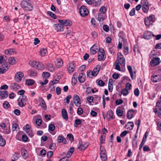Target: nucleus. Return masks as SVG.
I'll use <instances>...</instances> for the list:
<instances>
[{"label": "nucleus", "mask_w": 161, "mask_h": 161, "mask_svg": "<svg viewBox=\"0 0 161 161\" xmlns=\"http://www.w3.org/2000/svg\"><path fill=\"white\" fill-rule=\"evenodd\" d=\"M63 62L61 59H58L55 62V64L57 68H60L62 66Z\"/></svg>", "instance_id": "nucleus-24"}, {"label": "nucleus", "mask_w": 161, "mask_h": 161, "mask_svg": "<svg viewBox=\"0 0 161 161\" xmlns=\"http://www.w3.org/2000/svg\"><path fill=\"white\" fill-rule=\"evenodd\" d=\"M87 75L90 78H92L93 76V74L92 71L90 70L88 71L87 73Z\"/></svg>", "instance_id": "nucleus-52"}, {"label": "nucleus", "mask_w": 161, "mask_h": 161, "mask_svg": "<svg viewBox=\"0 0 161 161\" xmlns=\"http://www.w3.org/2000/svg\"><path fill=\"white\" fill-rule=\"evenodd\" d=\"M117 59H118L119 60V59H121L122 58H124L123 55L121 54V53H118L117 54Z\"/></svg>", "instance_id": "nucleus-59"}, {"label": "nucleus", "mask_w": 161, "mask_h": 161, "mask_svg": "<svg viewBox=\"0 0 161 161\" xmlns=\"http://www.w3.org/2000/svg\"><path fill=\"white\" fill-rule=\"evenodd\" d=\"M24 130L28 134V135L31 137H32L34 136L33 132L31 130L30 127L28 124H27L24 127Z\"/></svg>", "instance_id": "nucleus-7"}, {"label": "nucleus", "mask_w": 161, "mask_h": 161, "mask_svg": "<svg viewBox=\"0 0 161 161\" xmlns=\"http://www.w3.org/2000/svg\"><path fill=\"white\" fill-rule=\"evenodd\" d=\"M106 11V9L104 6H102L100 8V11L103 14H104Z\"/></svg>", "instance_id": "nucleus-50"}, {"label": "nucleus", "mask_w": 161, "mask_h": 161, "mask_svg": "<svg viewBox=\"0 0 161 161\" xmlns=\"http://www.w3.org/2000/svg\"><path fill=\"white\" fill-rule=\"evenodd\" d=\"M12 88L14 90H17L20 88V86L17 83H12L11 85Z\"/></svg>", "instance_id": "nucleus-29"}, {"label": "nucleus", "mask_w": 161, "mask_h": 161, "mask_svg": "<svg viewBox=\"0 0 161 161\" xmlns=\"http://www.w3.org/2000/svg\"><path fill=\"white\" fill-rule=\"evenodd\" d=\"M47 14L48 15H50L52 18L54 19H56V16L55 14L54 13H53L51 12L50 11H48Z\"/></svg>", "instance_id": "nucleus-51"}, {"label": "nucleus", "mask_w": 161, "mask_h": 161, "mask_svg": "<svg viewBox=\"0 0 161 161\" xmlns=\"http://www.w3.org/2000/svg\"><path fill=\"white\" fill-rule=\"evenodd\" d=\"M21 7L25 10L31 11L33 9L32 5L27 1H24L20 3Z\"/></svg>", "instance_id": "nucleus-2"}, {"label": "nucleus", "mask_w": 161, "mask_h": 161, "mask_svg": "<svg viewBox=\"0 0 161 161\" xmlns=\"http://www.w3.org/2000/svg\"><path fill=\"white\" fill-rule=\"evenodd\" d=\"M115 69L117 70L120 71L121 69L119 64L116 61L115 63Z\"/></svg>", "instance_id": "nucleus-45"}, {"label": "nucleus", "mask_w": 161, "mask_h": 161, "mask_svg": "<svg viewBox=\"0 0 161 161\" xmlns=\"http://www.w3.org/2000/svg\"><path fill=\"white\" fill-rule=\"evenodd\" d=\"M100 158L103 161H105L107 159L106 150L104 147L100 146Z\"/></svg>", "instance_id": "nucleus-4"}, {"label": "nucleus", "mask_w": 161, "mask_h": 161, "mask_svg": "<svg viewBox=\"0 0 161 161\" xmlns=\"http://www.w3.org/2000/svg\"><path fill=\"white\" fill-rule=\"evenodd\" d=\"M4 53L7 55H11L14 53H15V51L14 49H9L6 50L5 51Z\"/></svg>", "instance_id": "nucleus-21"}, {"label": "nucleus", "mask_w": 161, "mask_h": 161, "mask_svg": "<svg viewBox=\"0 0 161 161\" xmlns=\"http://www.w3.org/2000/svg\"><path fill=\"white\" fill-rule=\"evenodd\" d=\"M8 61L9 64L12 65L14 64L17 62V58H15L14 57H11L9 58Z\"/></svg>", "instance_id": "nucleus-23"}, {"label": "nucleus", "mask_w": 161, "mask_h": 161, "mask_svg": "<svg viewBox=\"0 0 161 161\" xmlns=\"http://www.w3.org/2000/svg\"><path fill=\"white\" fill-rule=\"evenodd\" d=\"M135 95L136 96H138L139 94V91L138 88L135 89L134 92Z\"/></svg>", "instance_id": "nucleus-62"}, {"label": "nucleus", "mask_w": 161, "mask_h": 161, "mask_svg": "<svg viewBox=\"0 0 161 161\" xmlns=\"http://www.w3.org/2000/svg\"><path fill=\"white\" fill-rule=\"evenodd\" d=\"M79 12L80 15L82 17H84L87 15L89 13V12L87 9L86 7L84 6H81L80 7V9Z\"/></svg>", "instance_id": "nucleus-6"}, {"label": "nucleus", "mask_w": 161, "mask_h": 161, "mask_svg": "<svg viewBox=\"0 0 161 161\" xmlns=\"http://www.w3.org/2000/svg\"><path fill=\"white\" fill-rule=\"evenodd\" d=\"M151 80L153 82H157L161 80V75H152Z\"/></svg>", "instance_id": "nucleus-12"}, {"label": "nucleus", "mask_w": 161, "mask_h": 161, "mask_svg": "<svg viewBox=\"0 0 161 161\" xmlns=\"http://www.w3.org/2000/svg\"><path fill=\"white\" fill-rule=\"evenodd\" d=\"M134 125V124L132 122H128L125 125V128L127 129H129L130 130H131L133 129Z\"/></svg>", "instance_id": "nucleus-20"}, {"label": "nucleus", "mask_w": 161, "mask_h": 161, "mask_svg": "<svg viewBox=\"0 0 161 161\" xmlns=\"http://www.w3.org/2000/svg\"><path fill=\"white\" fill-rule=\"evenodd\" d=\"M26 97L25 95L20 96L18 99V104L21 107L25 106L26 104Z\"/></svg>", "instance_id": "nucleus-3"}, {"label": "nucleus", "mask_w": 161, "mask_h": 161, "mask_svg": "<svg viewBox=\"0 0 161 161\" xmlns=\"http://www.w3.org/2000/svg\"><path fill=\"white\" fill-rule=\"evenodd\" d=\"M152 36H155L152 32L149 31L145 32L143 35L144 38L147 39H150Z\"/></svg>", "instance_id": "nucleus-15"}, {"label": "nucleus", "mask_w": 161, "mask_h": 161, "mask_svg": "<svg viewBox=\"0 0 161 161\" xmlns=\"http://www.w3.org/2000/svg\"><path fill=\"white\" fill-rule=\"evenodd\" d=\"M105 135H103L101 136L100 137V143L103 144L104 143L105 140Z\"/></svg>", "instance_id": "nucleus-49"}, {"label": "nucleus", "mask_w": 161, "mask_h": 161, "mask_svg": "<svg viewBox=\"0 0 161 161\" xmlns=\"http://www.w3.org/2000/svg\"><path fill=\"white\" fill-rule=\"evenodd\" d=\"M123 103V100L121 99H119L116 100L115 103L117 105H120L122 104Z\"/></svg>", "instance_id": "nucleus-58"}, {"label": "nucleus", "mask_w": 161, "mask_h": 161, "mask_svg": "<svg viewBox=\"0 0 161 161\" xmlns=\"http://www.w3.org/2000/svg\"><path fill=\"white\" fill-rule=\"evenodd\" d=\"M56 92L58 95H59L61 94V89L59 87H57L56 88Z\"/></svg>", "instance_id": "nucleus-64"}, {"label": "nucleus", "mask_w": 161, "mask_h": 161, "mask_svg": "<svg viewBox=\"0 0 161 161\" xmlns=\"http://www.w3.org/2000/svg\"><path fill=\"white\" fill-rule=\"evenodd\" d=\"M47 51L46 49L42 48L41 49L40 51V53L41 56H44L46 54Z\"/></svg>", "instance_id": "nucleus-42"}, {"label": "nucleus", "mask_w": 161, "mask_h": 161, "mask_svg": "<svg viewBox=\"0 0 161 161\" xmlns=\"http://www.w3.org/2000/svg\"><path fill=\"white\" fill-rule=\"evenodd\" d=\"M160 63L159 58H154L150 61V64L152 66L158 65Z\"/></svg>", "instance_id": "nucleus-14"}, {"label": "nucleus", "mask_w": 161, "mask_h": 161, "mask_svg": "<svg viewBox=\"0 0 161 161\" xmlns=\"http://www.w3.org/2000/svg\"><path fill=\"white\" fill-rule=\"evenodd\" d=\"M10 66L7 63H4L0 68V74H2L5 72L9 69Z\"/></svg>", "instance_id": "nucleus-10"}, {"label": "nucleus", "mask_w": 161, "mask_h": 161, "mask_svg": "<svg viewBox=\"0 0 161 161\" xmlns=\"http://www.w3.org/2000/svg\"><path fill=\"white\" fill-rule=\"evenodd\" d=\"M8 92L7 91H0V99H3L6 98L8 96Z\"/></svg>", "instance_id": "nucleus-16"}, {"label": "nucleus", "mask_w": 161, "mask_h": 161, "mask_svg": "<svg viewBox=\"0 0 161 161\" xmlns=\"http://www.w3.org/2000/svg\"><path fill=\"white\" fill-rule=\"evenodd\" d=\"M123 111L120 109H119L116 111V113L118 115L121 116L122 115Z\"/></svg>", "instance_id": "nucleus-55"}, {"label": "nucleus", "mask_w": 161, "mask_h": 161, "mask_svg": "<svg viewBox=\"0 0 161 161\" xmlns=\"http://www.w3.org/2000/svg\"><path fill=\"white\" fill-rule=\"evenodd\" d=\"M29 64L32 67L38 70H41L44 69L43 64L41 62L35 61H30Z\"/></svg>", "instance_id": "nucleus-1"}, {"label": "nucleus", "mask_w": 161, "mask_h": 161, "mask_svg": "<svg viewBox=\"0 0 161 161\" xmlns=\"http://www.w3.org/2000/svg\"><path fill=\"white\" fill-rule=\"evenodd\" d=\"M47 69L51 72L55 70V68L53 65L50 63H48L47 65Z\"/></svg>", "instance_id": "nucleus-32"}, {"label": "nucleus", "mask_w": 161, "mask_h": 161, "mask_svg": "<svg viewBox=\"0 0 161 161\" xmlns=\"http://www.w3.org/2000/svg\"><path fill=\"white\" fill-rule=\"evenodd\" d=\"M98 60L99 61L104 60V54H101L100 53H98Z\"/></svg>", "instance_id": "nucleus-34"}, {"label": "nucleus", "mask_w": 161, "mask_h": 161, "mask_svg": "<svg viewBox=\"0 0 161 161\" xmlns=\"http://www.w3.org/2000/svg\"><path fill=\"white\" fill-rule=\"evenodd\" d=\"M83 110L81 108H78L77 111V113L78 115H81L83 113Z\"/></svg>", "instance_id": "nucleus-56"}, {"label": "nucleus", "mask_w": 161, "mask_h": 161, "mask_svg": "<svg viewBox=\"0 0 161 161\" xmlns=\"http://www.w3.org/2000/svg\"><path fill=\"white\" fill-rule=\"evenodd\" d=\"M54 25L55 27V29L57 31H63L64 30V26L61 24H56Z\"/></svg>", "instance_id": "nucleus-17"}, {"label": "nucleus", "mask_w": 161, "mask_h": 161, "mask_svg": "<svg viewBox=\"0 0 161 161\" xmlns=\"http://www.w3.org/2000/svg\"><path fill=\"white\" fill-rule=\"evenodd\" d=\"M30 75L32 77H36L37 75V72L35 69H30L28 71Z\"/></svg>", "instance_id": "nucleus-22"}, {"label": "nucleus", "mask_w": 161, "mask_h": 161, "mask_svg": "<svg viewBox=\"0 0 161 161\" xmlns=\"http://www.w3.org/2000/svg\"><path fill=\"white\" fill-rule=\"evenodd\" d=\"M121 93L123 95L125 96L128 94V90L127 89H123L122 90Z\"/></svg>", "instance_id": "nucleus-48"}, {"label": "nucleus", "mask_w": 161, "mask_h": 161, "mask_svg": "<svg viewBox=\"0 0 161 161\" xmlns=\"http://www.w3.org/2000/svg\"><path fill=\"white\" fill-rule=\"evenodd\" d=\"M155 17L153 15H150L149 17L145 19V23L146 25L149 26L152 24L155 21Z\"/></svg>", "instance_id": "nucleus-5"}, {"label": "nucleus", "mask_w": 161, "mask_h": 161, "mask_svg": "<svg viewBox=\"0 0 161 161\" xmlns=\"http://www.w3.org/2000/svg\"><path fill=\"white\" fill-rule=\"evenodd\" d=\"M18 125L16 123H13L12 127V130L13 131H15L16 128H17Z\"/></svg>", "instance_id": "nucleus-47"}, {"label": "nucleus", "mask_w": 161, "mask_h": 161, "mask_svg": "<svg viewBox=\"0 0 161 161\" xmlns=\"http://www.w3.org/2000/svg\"><path fill=\"white\" fill-rule=\"evenodd\" d=\"M42 76L44 78H48L50 76V74L47 72H44L43 73Z\"/></svg>", "instance_id": "nucleus-44"}, {"label": "nucleus", "mask_w": 161, "mask_h": 161, "mask_svg": "<svg viewBox=\"0 0 161 161\" xmlns=\"http://www.w3.org/2000/svg\"><path fill=\"white\" fill-rule=\"evenodd\" d=\"M6 144V141L2 137H0V146H4Z\"/></svg>", "instance_id": "nucleus-37"}, {"label": "nucleus", "mask_w": 161, "mask_h": 161, "mask_svg": "<svg viewBox=\"0 0 161 161\" xmlns=\"http://www.w3.org/2000/svg\"><path fill=\"white\" fill-rule=\"evenodd\" d=\"M41 106L43 108L44 110H46V105L45 102L44 100L42 98L41 99Z\"/></svg>", "instance_id": "nucleus-39"}, {"label": "nucleus", "mask_w": 161, "mask_h": 161, "mask_svg": "<svg viewBox=\"0 0 161 161\" xmlns=\"http://www.w3.org/2000/svg\"><path fill=\"white\" fill-rule=\"evenodd\" d=\"M61 112L63 119L67 120L68 119V116L66 109H63L62 110Z\"/></svg>", "instance_id": "nucleus-25"}, {"label": "nucleus", "mask_w": 161, "mask_h": 161, "mask_svg": "<svg viewBox=\"0 0 161 161\" xmlns=\"http://www.w3.org/2000/svg\"><path fill=\"white\" fill-rule=\"evenodd\" d=\"M116 61H117V62L122 67H125V61L124 58L119 59V60L117 59V60Z\"/></svg>", "instance_id": "nucleus-26"}, {"label": "nucleus", "mask_w": 161, "mask_h": 161, "mask_svg": "<svg viewBox=\"0 0 161 161\" xmlns=\"http://www.w3.org/2000/svg\"><path fill=\"white\" fill-rule=\"evenodd\" d=\"M153 110L156 114H157L159 117L161 118V108H154Z\"/></svg>", "instance_id": "nucleus-31"}, {"label": "nucleus", "mask_w": 161, "mask_h": 161, "mask_svg": "<svg viewBox=\"0 0 161 161\" xmlns=\"http://www.w3.org/2000/svg\"><path fill=\"white\" fill-rule=\"evenodd\" d=\"M98 49L95 47V45H93L92 47H91L90 49V53L92 55H94L97 53L96 50H97Z\"/></svg>", "instance_id": "nucleus-28"}, {"label": "nucleus", "mask_w": 161, "mask_h": 161, "mask_svg": "<svg viewBox=\"0 0 161 161\" xmlns=\"http://www.w3.org/2000/svg\"><path fill=\"white\" fill-rule=\"evenodd\" d=\"M128 69L130 73L131 78L132 79H135L136 78L135 72H134V74L133 73L132 71L131 67L130 65L127 66Z\"/></svg>", "instance_id": "nucleus-19"}, {"label": "nucleus", "mask_w": 161, "mask_h": 161, "mask_svg": "<svg viewBox=\"0 0 161 161\" xmlns=\"http://www.w3.org/2000/svg\"><path fill=\"white\" fill-rule=\"evenodd\" d=\"M55 129V126L53 124H51L48 126V130L49 132H50V131H53Z\"/></svg>", "instance_id": "nucleus-40"}, {"label": "nucleus", "mask_w": 161, "mask_h": 161, "mask_svg": "<svg viewBox=\"0 0 161 161\" xmlns=\"http://www.w3.org/2000/svg\"><path fill=\"white\" fill-rule=\"evenodd\" d=\"M3 105L4 108H9L10 107V104L7 101H5L3 103Z\"/></svg>", "instance_id": "nucleus-46"}, {"label": "nucleus", "mask_w": 161, "mask_h": 161, "mask_svg": "<svg viewBox=\"0 0 161 161\" xmlns=\"http://www.w3.org/2000/svg\"><path fill=\"white\" fill-rule=\"evenodd\" d=\"M64 138L63 137L61 136H59L57 139L58 141V142H62L64 140Z\"/></svg>", "instance_id": "nucleus-53"}, {"label": "nucleus", "mask_w": 161, "mask_h": 161, "mask_svg": "<svg viewBox=\"0 0 161 161\" xmlns=\"http://www.w3.org/2000/svg\"><path fill=\"white\" fill-rule=\"evenodd\" d=\"M21 154L22 156L25 158L28 156L27 151L24 148H22L21 150Z\"/></svg>", "instance_id": "nucleus-33"}, {"label": "nucleus", "mask_w": 161, "mask_h": 161, "mask_svg": "<svg viewBox=\"0 0 161 161\" xmlns=\"http://www.w3.org/2000/svg\"><path fill=\"white\" fill-rule=\"evenodd\" d=\"M108 116H109L108 118H112L113 117V112L111 110H109L107 113Z\"/></svg>", "instance_id": "nucleus-43"}, {"label": "nucleus", "mask_w": 161, "mask_h": 161, "mask_svg": "<svg viewBox=\"0 0 161 161\" xmlns=\"http://www.w3.org/2000/svg\"><path fill=\"white\" fill-rule=\"evenodd\" d=\"M83 74L82 73H81L78 76V80L81 83H83L85 80V75H84V76H83Z\"/></svg>", "instance_id": "nucleus-30"}, {"label": "nucleus", "mask_w": 161, "mask_h": 161, "mask_svg": "<svg viewBox=\"0 0 161 161\" xmlns=\"http://www.w3.org/2000/svg\"><path fill=\"white\" fill-rule=\"evenodd\" d=\"M56 147V144L55 143H52L49 146V148L51 150L54 149Z\"/></svg>", "instance_id": "nucleus-54"}, {"label": "nucleus", "mask_w": 161, "mask_h": 161, "mask_svg": "<svg viewBox=\"0 0 161 161\" xmlns=\"http://www.w3.org/2000/svg\"><path fill=\"white\" fill-rule=\"evenodd\" d=\"M58 21L60 24L63 25V26L64 25L65 26H70L72 24V22L69 19L64 20L59 19Z\"/></svg>", "instance_id": "nucleus-13"}, {"label": "nucleus", "mask_w": 161, "mask_h": 161, "mask_svg": "<svg viewBox=\"0 0 161 161\" xmlns=\"http://www.w3.org/2000/svg\"><path fill=\"white\" fill-rule=\"evenodd\" d=\"M36 122L37 125L38 126H40L42 123V120L40 119H36Z\"/></svg>", "instance_id": "nucleus-61"}, {"label": "nucleus", "mask_w": 161, "mask_h": 161, "mask_svg": "<svg viewBox=\"0 0 161 161\" xmlns=\"http://www.w3.org/2000/svg\"><path fill=\"white\" fill-rule=\"evenodd\" d=\"M134 113V111L131 109L128 111L127 114V117L128 119H131L133 116Z\"/></svg>", "instance_id": "nucleus-27"}, {"label": "nucleus", "mask_w": 161, "mask_h": 161, "mask_svg": "<svg viewBox=\"0 0 161 161\" xmlns=\"http://www.w3.org/2000/svg\"><path fill=\"white\" fill-rule=\"evenodd\" d=\"M89 145L88 143L86 142L83 144L82 141L80 140L78 144V148L81 151L84 150L87 148Z\"/></svg>", "instance_id": "nucleus-8"}, {"label": "nucleus", "mask_w": 161, "mask_h": 161, "mask_svg": "<svg viewBox=\"0 0 161 161\" xmlns=\"http://www.w3.org/2000/svg\"><path fill=\"white\" fill-rule=\"evenodd\" d=\"M93 4L96 6H99L101 2V0H92Z\"/></svg>", "instance_id": "nucleus-36"}, {"label": "nucleus", "mask_w": 161, "mask_h": 161, "mask_svg": "<svg viewBox=\"0 0 161 161\" xmlns=\"http://www.w3.org/2000/svg\"><path fill=\"white\" fill-rule=\"evenodd\" d=\"M142 9L144 13H147L149 10V6H143L142 7Z\"/></svg>", "instance_id": "nucleus-41"}, {"label": "nucleus", "mask_w": 161, "mask_h": 161, "mask_svg": "<svg viewBox=\"0 0 161 161\" xmlns=\"http://www.w3.org/2000/svg\"><path fill=\"white\" fill-rule=\"evenodd\" d=\"M93 97L92 96H89L87 98V101L89 103H91L93 101Z\"/></svg>", "instance_id": "nucleus-63"}, {"label": "nucleus", "mask_w": 161, "mask_h": 161, "mask_svg": "<svg viewBox=\"0 0 161 161\" xmlns=\"http://www.w3.org/2000/svg\"><path fill=\"white\" fill-rule=\"evenodd\" d=\"M24 75L21 72H17L15 75V80L18 82H19L22 80V78L23 77Z\"/></svg>", "instance_id": "nucleus-9"}, {"label": "nucleus", "mask_w": 161, "mask_h": 161, "mask_svg": "<svg viewBox=\"0 0 161 161\" xmlns=\"http://www.w3.org/2000/svg\"><path fill=\"white\" fill-rule=\"evenodd\" d=\"M128 132L127 131H124L121 133L120 136L121 137H123L127 135Z\"/></svg>", "instance_id": "nucleus-57"}, {"label": "nucleus", "mask_w": 161, "mask_h": 161, "mask_svg": "<svg viewBox=\"0 0 161 161\" xmlns=\"http://www.w3.org/2000/svg\"><path fill=\"white\" fill-rule=\"evenodd\" d=\"M105 19L104 16L101 13H98V19L100 22H103Z\"/></svg>", "instance_id": "nucleus-35"}, {"label": "nucleus", "mask_w": 161, "mask_h": 161, "mask_svg": "<svg viewBox=\"0 0 161 161\" xmlns=\"http://www.w3.org/2000/svg\"><path fill=\"white\" fill-rule=\"evenodd\" d=\"M34 81L31 79H28L26 80V83L28 85H32L34 84Z\"/></svg>", "instance_id": "nucleus-38"}, {"label": "nucleus", "mask_w": 161, "mask_h": 161, "mask_svg": "<svg viewBox=\"0 0 161 161\" xmlns=\"http://www.w3.org/2000/svg\"><path fill=\"white\" fill-rule=\"evenodd\" d=\"M74 103L76 106H80V99L79 97L76 94H75L73 96Z\"/></svg>", "instance_id": "nucleus-11"}, {"label": "nucleus", "mask_w": 161, "mask_h": 161, "mask_svg": "<svg viewBox=\"0 0 161 161\" xmlns=\"http://www.w3.org/2000/svg\"><path fill=\"white\" fill-rule=\"evenodd\" d=\"M75 64L73 63H71L69 64V65L68 67V70L69 73L73 72L75 69Z\"/></svg>", "instance_id": "nucleus-18"}, {"label": "nucleus", "mask_w": 161, "mask_h": 161, "mask_svg": "<svg viewBox=\"0 0 161 161\" xmlns=\"http://www.w3.org/2000/svg\"><path fill=\"white\" fill-rule=\"evenodd\" d=\"M108 90L110 92H111L113 90V85L112 84L109 83L108 85Z\"/></svg>", "instance_id": "nucleus-60"}]
</instances>
